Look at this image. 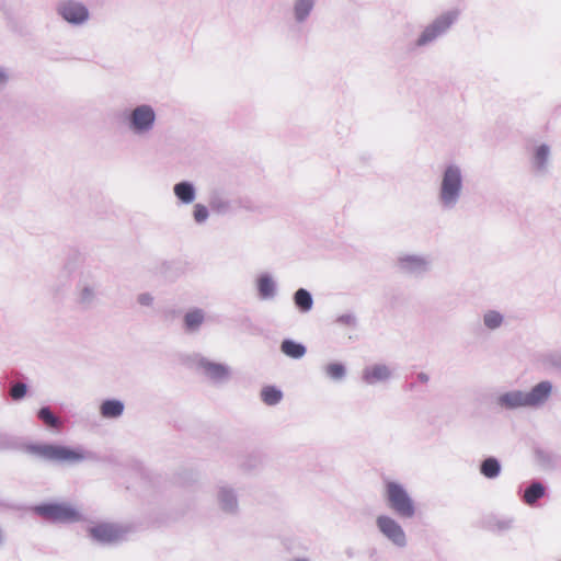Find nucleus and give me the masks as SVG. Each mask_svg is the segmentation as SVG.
<instances>
[{"label": "nucleus", "instance_id": "f257e3e1", "mask_svg": "<svg viewBox=\"0 0 561 561\" xmlns=\"http://www.w3.org/2000/svg\"><path fill=\"white\" fill-rule=\"evenodd\" d=\"M465 190L462 167L457 162L445 163L439 172L437 204L443 210H454L461 201Z\"/></svg>", "mask_w": 561, "mask_h": 561}, {"label": "nucleus", "instance_id": "f03ea898", "mask_svg": "<svg viewBox=\"0 0 561 561\" xmlns=\"http://www.w3.org/2000/svg\"><path fill=\"white\" fill-rule=\"evenodd\" d=\"M553 385L549 380H542L530 390H511L499 394L495 404L505 410L539 409L550 399Z\"/></svg>", "mask_w": 561, "mask_h": 561}, {"label": "nucleus", "instance_id": "7ed1b4c3", "mask_svg": "<svg viewBox=\"0 0 561 561\" xmlns=\"http://www.w3.org/2000/svg\"><path fill=\"white\" fill-rule=\"evenodd\" d=\"M125 129L135 138H149L158 123L156 108L149 103H138L125 108L121 115Z\"/></svg>", "mask_w": 561, "mask_h": 561}, {"label": "nucleus", "instance_id": "20e7f679", "mask_svg": "<svg viewBox=\"0 0 561 561\" xmlns=\"http://www.w3.org/2000/svg\"><path fill=\"white\" fill-rule=\"evenodd\" d=\"M100 282L95 273L82 271L73 290V304L79 310L89 311L101 302Z\"/></svg>", "mask_w": 561, "mask_h": 561}, {"label": "nucleus", "instance_id": "39448f33", "mask_svg": "<svg viewBox=\"0 0 561 561\" xmlns=\"http://www.w3.org/2000/svg\"><path fill=\"white\" fill-rule=\"evenodd\" d=\"M385 500L389 508L402 518H412L415 515V505L402 484L387 481L385 485Z\"/></svg>", "mask_w": 561, "mask_h": 561}, {"label": "nucleus", "instance_id": "423d86ee", "mask_svg": "<svg viewBox=\"0 0 561 561\" xmlns=\"http://www.w3.org/2000/svg\"><path fill=\"white\" fill-rule=\"evenodd\" d=\"M55 12L61 21L73 27H82L91 20V11L81 0H58Z\"/></svg>", "mask_w": 561, "mask_h": 561}, {"label": "nucleus", "instance_id": "0eeeda50", "mask_svg": "<svg viewBox=\"0 0 561 561\" xmlns=\"http://www.w3.org/2000/svg\"><path fill=\"white\" fill-rule=\"evenodd\" d=\"M459 16L458 10H450L438 15L428 24L416 41L417 46H425L446 33Z\"/></svg>", "mask_w": 561, "mask_h": 561}, {"label": "nucleus", "instance_id": "6e6552de", "mask_svg": "<svg viewBox=\"0 0 561 561\" xmlns=\"http://www.w3.org/2000/svg\"><path fill=\"white\" fill-rule=\"evenodd\" d=\"M397 267L407 275L421 276L433 267V260L428 254L401 253L397 259Z\"/></svg>", "mask_w": 561, "mask_h": 561}, {"label": "nucleus", "instance_id": "1a4fd4ad", "mask_svg": "<svg viewBox=\"0 0 561 561\" xmlns=\"http://www.w3.org/2000/svg\"><path fill=\"white\" fill-rule=\"evenodd\" d=\"M131 530L123 524L102 523L89 528L91 538L100 543L110 545L123 540Z\"/></svg>", "mask_w": 561, "mask_h": 561}, {"label": "nucleus", "instance_id": "9d476101", "mask_svg": "<svg viewBox=\"0 0 561 561\" xmlns=\"http://www.w3.org/2000/svg\"><path fill=\"white\" fill-rule=\"evenodd\" d=\"M376 526L379 533L397 548L408 545L407 534L403 527L393 517L381 514L376 517Z\"/></svg>", "mask_w": 561, "mask_h": 561}, {"label": "nucleus", "instance_id": "9b49d317", "mask_svg": "<svg viewBox=\"0 0 561 561\" xmlns=\"http://www.w3.org/2000/svg\"><path fill=\"white\" fill-rule=\"evenodd\" d=\"M36 512L53 522H77L81 518L79 511L69 504L41 505Z\"/></svg>", "mask_w": 561, "mask_h": 561}, {"label": "nucleus", "instance_id": "f8f14e48", "mask_svg": "<svg viewBox=\"0 0 561 561\" xmlns=\"http://www.w3.org/2000/svg\"><path fill=\"white\" fill-rule=\"evenodd\" d=\"M197 367L202 373L214 382H226L230 379L231 369L229 366L211 362L205 357H199Z\"/></svg>", "mask_w": 561, "mask_h": 561}, {"label": "nucleus", "instance_id": "ddd939ff", "mask_svg": "<svg viewBox=\"0 0 561 561\" xmlns=\"http://www.w3.org/2000/svg\"><path fill=\"white\" fill-rule=\"evenodd\" d=\"M217 504L221 512L227 515H237L239 512L238 495L229 485H220L216 493Z\"/></svg>", "mask_w": 561, "mask_h": 561}, {"label": "nucleus", "instance_id": "4468645a", "mask_svg": "<svg viewBox=\"0 0 561 561\" xmlns=\"http://www.w3.org/2000/svg\"><path fill=\"white\" fill-rule=\"evenodd\" d=\"M391 377V369L383 364H375L363 369L362 379L367 385L385 382Z\"/></svg>", "mask_w": 561, "mask_h": 561}, {"label": "nucleus", "instance_id": "2eb2a0df", "mask_svg": "<svg viewBox=\"0 0 561 561\" xmlns=\"http://www.w3.org/2000/svg\"><path fill=\"white\" fill-rule=\"evenodd\" d=\"M550 147L542 144L536 147L531 157V168L537 174H546L549 168Z\"/></svg>", "mask_w": 561, "mask_h": 561}, {"label": "nucleus", "instance_id": "dca6fc26", "mask_svg": "<svg viewBox=\"0 0 561 561\" xmlns=\"http://www.w3.org/2000/svg\"><path fill=\"white\" fill-rule=\"evenodd\" d=\"M175 197L184 205L192 204L196 198V188L193 183L182 181L173 186Z\"/></svg>", "mask_w": 561, "mask_h": 561}, {"label": "nucleus", "instance_id": "f3484780", "mask_svg": "<svg viewBox=\"0 0 561 561\" xmlns=\"http://www.w3.org/2000/svg\"><path fill=\"white\" fill-rule=\"evenodd\" d=\"M259 296L263 300L273 299L276 296V283L270 274H262L256 279Z\"/></svg>", "mask_w": 561, "mask_h": 561}, {"label": "nucleus", "instance_id": "a211bd4d", "mask_svg": "<svg viewBox=\"0 0 561 561\" xmlns=\"http://www.w3.org/2000/svg\"><path fill=\"white\" fill-rule=\"evenodd\" d=\"M125 405L121 400L111 399L102 402L100 413L105 419H117L122 416Z\"/></svg>", "mask_w": 561, "mask_h": 561}, {"label": "nucleus", "instance_id": "6ab92c4d", "mask_svg": "<svg viewBox=\"0 0 561 561\" xmlns=\"http://www.w3.org/2000/svg\"><path fill=\"white\" fill-rule=\"evenodd\" d=\"M205 320V312L202 309L195 308L186 312L184 316L185 329L190 332H195L199 329Z\"/></svg>", "mask_w": 561, "mask_h": 561}, {"label": "nucleus", "instance_id": "aec40b11", "mask_svg": "<svg viewBox=\"0 0 561 561\" xmlns=\"http://www.w3.org/2000/svg\"><path fill=\"white\" fill-rule=\"evenodd\" d=\"M316 0H295L294 1V16L298 23L307 20L310 12L314 7Z\"/></svg>", "mask_w": 561, "mask_h": 561}, {"label": "nucleus", "instance_id": "412c9836", "mask_svg": "<svg viewBox=\"0 0 561 561\" xmlns=\"http://www.w3.org/2000/svg\"><path fill=\"white\" fill-rule=\"evenodd\" d=\"M88 458H90V454L84 451L82 448L71 449L69 447H65L59 462L78 463Z\"/></svg>", "mask_w": 561, "mask_h": 561}, {"label": "nucleus", "instance_id": "4be33fe9", "mask_svg": "<svg viewBox=\"0 0 561 561\" xmlns=\"http://www.w3.org/2000/svg\"><path fill=\"white\" fill-rule=\"evenodd\" d=\"M280 350L286 356L296 359L301 358L306 354V347L302 344L296 343L291 340L283 341Z\"/></svg>", "mask_w": 561, "mask_h": 561}, {"label": "nucleus", "instance_id": "5701e85b", "mask_svg": "<svg viewBox=\"0 0 561 561\" xmlns=\"http://www.w3.org/2000/svg\"><path fill=\"white\" fill-rule=\"evenodd\" d=\"M481 473L488 479L496 478L501 472L500 461L494 457H489L480 466Z\"/></svg>", "mask_w": 561, "mask_h": 561}, {"label": "nucleus", "instance_id": "b1692460", "mask_svg": "<svg viewBox=\"0 0 561 561\" xmlns=\"http://www.w3.org/2000/svg\"><path fill=\"white\" fill-rule=\"evenodd\" d=\"M294 301L295 305L300 309L302 312H308L311 310L313 305V299L311 294L304 288L298 289L294 295Z\"/></svg>", "mask_w": 561, "mask_h": 561}, {"label": "nucleus", "instance_id": "393cba45", "mask_svg": "<svg viewBox=\"0 0 561 561\" xmlns=\"http://www.w3.org/2000/svg\"><path fill=\"white\" fill-rule=\"evenodd\" d=\"M65 447L59 445H42L37 447V451L44 458L59 462Z\"/></svg>", "mask_w": 561, "mask_h": 561}, {"label": "nucleus", "instance_id": "a878e982", "mask_svg": "<svg viewBox=\"0 0 561 561\" xmlns=\"http://www.w3.org/2000/svg\"><path fill=\"white\" fill-rule=\"evenodd\" d=\"M261 398L265 404L275 405L280 402L283 392L273 386H267L262 389Z\"/></svg>", "mask_w": 561, "mask_h": 561}, {"label": "nucleus", "instance_id": "bb28decb", "mask_svg": "<svg viewBox=\"0 0 561 561\" xmlns=\"http://www.w3.org/2000/svg\"><path fill=\"white\" fill-rule=\"evenodd\" d=\"M503 321H504L503 314L496 310H488L483 314V324L489 330L499 329L503 324Z\"/></svg>", "mask_w": 561, "mask_h": 561}, {"label": "nucleus", "instance_id": "cd10ccee", "mask_svg": "<svg viewBox=\"0 0 561 561\" xmlns=\"http://www.w3.org/2000/svg\"><path fill=\"white\" fill-rule=\"evenodd\" d=\"M545 494V488L539 482H534L529 488L526 489L524 500L527 504L531 505L537 500L542 497Z\"/></svg>", "mask_w": 561, "mask_h": 561}, {"label": "nucleus", "instance_id": "c85d7f7f", "mask_svg": "<svg viewBox=\"0 0 561 561\" xmlns=\"http://www.w3.org/2000/svg\"><path fill=\"white\" fill-rule=\"evenodd\" d=\"M327 376L333 380H342L345 377V367L340 363H331L325 366Z\"/></svg>", "mask_w": 561, "mask_h": 561}, {"label": "nucleus", "instance_id": "c756f323", "mask_svg": "<svg viewBox=\"0 0 561 561\" xmlns=\"http://www.w3.org/2000/svg\"><path fill=\"white\" fill-rule=\"evenodd\" d=\"M209 217V210L208 208L203 204H195L193 207V218L196 224L202 225L207 221Z\"/></svg>", "mask_w": 561, "mask_h": 561}, {"label": "nucleus", "instance_id": "7c9ffc66", "mask_svg": "<svg viewBox=\"0 0 561 561\" xmlns=\"http://www.w3.org/2000/svg\"><path fill=\"white\" fill-rule=\"evenodd\" d=\"M38 417L50 427H58L60 424L59 420L51 413L49 408H42L38 411Z\"/></svg>", "mask_w": 561, "mask_h": 561}, {"label": "nucleus", "instance_id": "2f4dec72", "mask_svg": "<svg viewBox=\"0 0 561 561\" xmlns=\"http://www.w3.org/2000/svg\"><path fill=\"white\" fill-rule=\"evenodd\" d=\"M11 79V70L5 66L0 65V92L9 85Z\"/></svg>", "mask_w": 561, "mask_h": 561}, {"label": "nucleus", "instance_id": "473e14b6", "mask_svg": "<svg viewBox=\"0 0 561 561\" xmlns=\"http://www.w3.org/2000/svg\"><path fill=\"white\" fill-rule=\"evenodd\" d=\"M26 385L22 382H18L12 386L10 390V396L13 400H20L22 399L26 393Z\"/></svg>", "mask_w": 561, "mask_h": 561}, {"label": "nucleus", "instance_id": "72a5a7b5", "mask_svg": "<svg viewBox=\"0 0 561 561\" xmlns=\"http://www.w3.org/2000/svg\"><path fill=\"white\" fill-rule=\"evenodd\" d=\"M210 206L214 211L220 214H224L229 209V203L224 199H213Z\"/></svg>", "mask_w": 561, "mask_h": 561}, {"label": "nucleus", "instance_id": "f704fd0d", "mask_svg": "<svg viewBox=\"0 0 561 561\" xmlns=\"http://www.w3.org/2000/svg\"><path fill=\"white\" fill-rule=\"evenodd\" d=\"M137 301L141 306L150 307L153 302V297L149 293L138 295Z\"/></svg>", "mask_w": 561, "mask_h": 561}, {"label": "nucleus", "instance_id": "c9c22d12", "mask_svg": "<svg viewBox=\"0 0 561 561\" xmlns=\"http://www.w3.org/2000/svg\"><path fill=\"white\" fill-rule=\"evenodd\" d=\"M337 322L341 324H344V325L353 327L356 323V318H355V316H353L351 313L343 314L337 318Z\"/></svg>", "mask_w": 561, "mask_h": 561}, {"label": "nucleus", "instance_id": "e433bc0d", "mask_svg": "<svg viewBox=\"0 0 561 561\" xmlns=\"http://www.w3.org/2000/svg\"><path fill=\"white\" fill-rule=\"evenodd\" d=\"M417 378L421 382L426 383L428 381V376L425 373H420L417 375Z\"/></svg>", "mask_w": 561, "mask_h": 561}]
</instances>
